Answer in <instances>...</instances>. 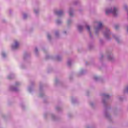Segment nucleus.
Returning <instances> with one entry per match:
<instances>
[{"label": "nucleus", "instance_id": "obj_12", "mask_svg": "<svg viewBox=\"0 0 128 128\" xmlns=\"http://www.w3.org/2000/svg\"><path fill=\"white\" fill-rule=\"evenodd\" d=\"M58 24H60V22L58 20L57 21Z\"/></svg>", "mask_w": 128, "mask_h": 128}, {"label": "nucleus", "instance_id": "obj_8", "mask_svg": "<svg viewBox=\"0 0 128 128\" xmlns=\"http://www.w3.org/2000/svg\"><path fill=\"white\" fill-rule=\"evenodd\" d=\"M115 28L116 30H118V26H115Z\"/></svg>", "mask_w": 128, "mask_h": 128}, {"label": "nucleus", "instance_id": "obj_9", "mask_svg": "<svg viewBox=\"0 0 128 128\" xmlns=\"http://www.w3.org/2000/svg\"><path fill=\"white\" fill-rule=\"evenodd\" d=\"M106 98H108V95H105Z\"/></svg>", "mask_w": 128, "mask_h": 128}, {"label": "nucleus", "instance_id": "obj_1", "mask_svg": "<svg viewBox=\"0 0 128 128\" xmlns=\"http://www.w3.org/2000/svg\"><path fill=\"white\" fill-rule=\"evenodd\" d=\"M110 12L114 16H116V14H118V9L114 8L112 11V10H107L106 11V14H110Z\"/></svg>", "mask_w": 128, "mask_h": 128}, {"label": "nucleus", "instance_id": "obj_4", "mask_svg": "<svg viewBox=\"0 0 128 128\" xmlns=\"http://www.w3.org/2000/svg\"><path fill=\"white\" fill-rule=\"evenodd\" d=\"M98 26H99V28H101L102 26V22H100L98 23Z\"/></svg>", "mask_w": 128, "mask_h": 128}, {"label": "nucleus", "instance_id": "obj_11", "mask_svg": "<svg viewBox=\"0 0 128 128\" xmlns=\"http://www.w3.org/2000/svg\"><path fill=\"white\" fill-rule=\"evenodd\" d=\"M35 51H36V52H38V49L36 48V49L35 50Z\"/></svg>", "mask_w": 128, "mask_h": 128}, {"label": "nucleus", "instance_id": "obj_2", "mask_svg": "<svg viewBox=\"0 0 128 128\" xmlns=\"http://www.w3.org/2000/svg\"><path fill=\"white\" fill-rule=\"evenodd\" d=\"M18 48V42H15V45L12 46V48Z\"/></svg>", "mask_w": 128, "mask_h": 128}, {"label": "nucleus", "instance_id": "obj_5", "mask_svg": "<svg viewBox=\"0 0 128 128\" xmlns=\"http://www.w3.org/2000/svg\"><path fill=\"white\" fill-rule=\"evenodd\" d=\"M78 28L79 30H82V26H78Z\"/></svg>", "mask_w": 128, "mask_h": 128}, {"label": "nucleus", "instance_id": "obj_15", "mask_svg": "<svg viewBox=\"0 0 128 128\" xmlns=\"http://www.w3.org/2000/svg\"><path fill=\"white\" fill-rule=\"evenodd\" d=\"M68 64H70V63H68Z\"/></svg>", "mask_w": 128, "mask_h": 128}, {"label": "nucleus", "instance_id": "obj_3", "mask_svg": "<svg viewBox=\"0 0 128 128\" xmlns=\"http://www.w3.org/2000/svg\"><path fill=\"white\" fill-rule=\"evenodd\" d=\"M56 14H57L58 16H62V11L57 12H56Z\"/></svg>", "mask_w": 128, "mask_h": 128}, {"label": "nucleus", "instance_id": "obj_14", "mask_svg": "<svg viewBox=\"0 0 128 128\" xmlns=\"http://www.w3.org/2000/svg\"><path fill=\"white\" fill-rule=\"evenodd\" d=\"M90 36H92V34L90 33Z\"/></svg>", "mask_w": 128, "mask_h": 128}, {"label": "nucleus", "instance_id": "obj_7", "mask_svg": "<svg viewBox=\"0 0 128 128\" xmlns=\"http://www.w3.org/2000/svg\"><path fill=\"white\" fill-rule=\"evenodd\" d=\"M70 16H72V12H70Z\"/></svg>", "mask_w": 128, "mask_h": 128}, {"label": "nucleus", "instance_id": "obj_13", "mask_svg": "<svg viewBox=\"0 0 128 128\" xmlns=\"http://www.w3.org/2000/svg\"><path fill=\"white\" fill-rule=\"evenodd\" d=\"M34 12H36V10H34Z\"/></svg>", "mask_w": 128, "mask_h": 128}, {"label": "nucleus", "instance_id": "obj_6", "mask_svg": "<svg viewBox=\"0 0 128 128\" xmlns=\"http://www.w3.org/2000/svg\"><path fill=\"white\" fill-rule=\"evenodd\" d=\"M86 28L87 30H88V32H90V26H86Z\"/></svg>", "mask_w": 128, "mask_h": 128}, {"label": "nucleus", "instance_id": "obj_10", "mask_svg": "<svg viewBox=\"0 0 128 128\" xmlns=\"http://www.w3.org/2000/svg\"><path fill=\"white\" fill-rule=\"evenodd\" d=\"M48 38H50V35H48Z\"/></svg>", "mask_w": 128, "mask_h": 128}]
</instances>
